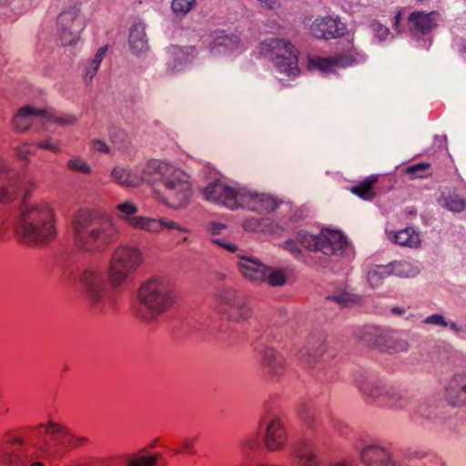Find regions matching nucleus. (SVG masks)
Returning <instances> with one entry per match:
<instances>
[{
    "label": "nucleus",
    "instance_id": "338daca9",
    "mask_svg": "<svg viewBox=\"0 0 466 466\" xmlns=\"http://www.w3.org/2000/svg\"><path fill=\"white\" fill-rule=\"evenodd\" d=\"M332 466H350L348 461H340L336 463H334Z\"/></svg>",
    "mask_w": 466,
    "mask_h": 466
},
{
    "label": "nucleus",
    "instance_id": "9b49d317",
    "mask_svg": "<svg viewBox=\"0 0 466 466\" xmlns=\"http://www.w3.org/2000/svg\"><path fill=\"white\" fill-rule=\"evenodd\" d=\"M216 309L232 321L249 319L252 309L248 299L233 288H223L216 294Z\"/></svg>",
    "mask_w": 466,
    "mask_h": 466
},
{
    "label": "nucleus",
    "instance_id": "4c0bfd02",
    "mask_svg": "<svg viewBox=\"0 0 466 466\" xmlns=\"http://www.w3.org/2000/svg\"><path fill=\"white\" fill-rule=\"evenodd\" d=\"M377 176H370L360 184L352 187L350 191L364 200H371L376 195L374 185L377 183Z\"/></svg>",
    "mask_w": 466,
    "mask_h": 466
},
{
    "label": "nucleus",
    "instance_id": "3c124183",
    "mask_svg": "<svg viewBox=\"0 0 466 466\" xmlns=\"http://www.w3.org/2000/svg\"><path fill=\"white\" fill-rule=\"evenodd\" d=\"M196 5V0H173L171 8L177 15H185Z\"/></svg>",
    "mask_w": 466,
    "mask_h": 466
},
{
    "label": "nucleus",
    "instance_id": "de8ad7c7",
    "mask_svg": "<svg viewBox=\"0 0 466 466\" xmlns=\"http://www.w3.org/2000/svg\"><path fill=\"white\" fill-rule=\"evenodd\" d=\"M67 168L75 171L79 172L82 174H90L92 171L91 167L89 164L85 160L84 158L80 157H73L67 161Z\"/></svg>",
    "mask_w": 466,
    "mask_h": 466
},
{
    "label": "nucleus",
    "instance_id": "774afa93",
    "mask_svg": "<svg viewBox=\"0 0 466 466\" xmlns=\"http://www.w3.org/2000/svg\"><path fill=\"white\" fill-rule=\"evenodd\" d=\"M29 466H44L41 461H34Z\"/></svg>",
    "mask_w": 466,
    "mask_h": 466
},
{
    "label": "nucleus",
    "instance_id": "e2e57ef3",
    "mask_svg": "<svg viewBox=\"0 0 466 466\" xmlns=\"http://www.w3.org/2000/svg\"><path fill=\"white\" fill-rule=\"evenodd\" d=\"M215 243L224 247L226 249L229 250V251H236V246L234 244H231V243H224L222 241H220L219 239H214L213 240Z\"/></svg>",
    "mask_w": 466,
    "mask_h": 466
},
{
    "label": "nucleus",
    "instance_id": "a18cd8bd",
    "mask_svg": "<svg viewBox=\"0 0 466 466\" xmlns=\"http://www.w3.org/2000/svg\"><path fill=\"white\" fill-rule=\"evenodd\" d=\"M297 241L306 249L320 251L319 235H312L307 232H300L298 234Z\"/></svg>",
    "mask_w": 466,
    "mask_h": 466
},
{
    "label": "nucleus",
    "instance_id": "37998d69",
    "mask_svg": "<svg viewBox=\"0 0 466 466\" xmlns=\"http://www.w3.org/2000/svg\"><path fill=\"white\" fill-rule=\"evenodd\" d=\"M387 276H390V268L388 266H375L368 272V281L371 287L375 288L380 286L382 279Z\"/></svg>",
    "mask_w": 466,
    "mask_h": 466
},
{
    "label": "nucleus",
    "instance_id": "5fc2aeb1",
    "mask_svg": "<svg viewBox=\"0 0 466 466\" xmlns=\"http://www.w3.org/2000/svg\"><path fill=\"white\" fill-rule=\"evenodd\" d=\"M90 148L93 151H96L99 153L107 154L110 151L109 147L102 140L93 139L90 142Z\"/></svg>",
    "mask_w": 466,
    "mask_h": 466
},
{
    "label": "nucleus",
    "instance_id": "412c9836",
    "mask_svg": "<svg viewBox=\"0 0 466 466\" xmlns=\"http://www.w3.org/2000/svg\"><path fill=\"white\" fill-rule=\"evenodd\" d=\"M441 15L436 11H414L408 16V26L416 36L426 35L438 26Z\"/></svg>",
    "mask_w": 466,
    "mask_h": 466
},
{
    "label": "nucleus",
    "instance_id": "6e6d98bb",
    "mask_svg": "<svg viewBox=\"0 0 466 466\" xmlns=\"http://www.w3.org/2000/svg\"><path fill=\"white\" fill-rule=\"evenodd\" d=\"M283 248L289 251L293 256L300 254V248L294 240L289 239L283 244Z\"/></svg>",
    "mask_w": 466,
    "mask_h": 466
},
{
    "label": "nucleus",
    "instance_id": "423d86ee",
    "mask_svg": "<svg viewBox=\"0 0 466 466\" xmlns=\"http://www.w3.org/2000/svg\"><path fill=\"white\" fill-rule=\"evenodd\" d=\"M143 262L142 251L134 246L117 247L109 260L107 278L111 287L124 286Z\"/></svg>",
    "mask_w": 466,
    "mask_h": 466
},
{
    "label": "nucleus",
    "instance_id": "f257e3e1",
    "mask_svg": "<svg viewBox=\"0 0 466 466\" xmlns=\"http://www.w3.org/2000/svg\"><path fill=\"white\" fill-rule=\"evenodd\" d=\"M23 200L14 222L16 239L28 246H44L53 241L56 235V214L52 202L46 199L30 201L36 187L35 181L28 179L23 184Z\"/></svg>",
    "mask_w": 466,
    "mask_h": 466
},
{
    "label": "nucleus",
    "instance_id": "052dcab7",
    "mask_svg": "<svg viewBox=\"0 0 466 466\" xmlns=\"http://www.w3.org/2000/svg\"><path fill=\"white\" fill-rule=\"evenodd\" d=\"M374 30L378 31L379 37L380 39L386 38V36L389 35V30L387 27L381 25H375Z\"/></svg>",
    "mask_w": 466,
    "mask_h": 466
},
{
    "label": "nucleus",
    "instance_id": "13d9d810",
    "mask_svg": "<svg viewBox=\"0 0 466 466\" xmlns=\"http://www.w3.org/2000/svg\"><path fill=\"white\" fill-rule=\"evenodd\" d=\"M261 7L273 10L279 7L280 4L279 0H257Z\"/></svg>",
    "mask_w": 466,
    "mask_h": 466
},
{
    "label": "nucleus",
    "instance_id": "603ef678",
    "mask_svg": "<svg viewBox=\"0 0 466 466\" xmlns=\"http://www.w3.org/2000/svg\"><path fill=\"white\" fill-rule=\"evenodd\" d=\"M15 154L20 160L28 162L30 156L34 155L35 151L32 150V146L30 144L25 143L15 148Z\"/></svg>",
    "mask_w": 466,
    "mask_h": 466
},
{
    "label": "nucleus",
    "instance_id": "bb28decb",
    "mask_svg": "<svg viewBox=\"0 0 466 466\" xmlns=\"http://www.w3.org/2000/svg\"><path fill=\"white\" fill-rule=\"evenodd\" d=\"M346 245V238L340 231L324 229L319 234L320 251L325 255L340 253Z\"/></svg>",
    "mask_w": 466,
    "mask_h": 466
},
{
    "label": "nucleus",
    "instance_id": "cd10ccee",
    "mask_svg": "<svg viewBox=\"0 0 466 466\" xmlns=\"http://www.w3.org/2000/svg\"><path fill=\"white\" fill-rule=\"evenodd\" d=\"M238 267L245 278L252 281L265 282L266 266L256 258L246 256L239 257Z\"/></svg>",
    "mask_w": 466,
    "mask_h": 466
},
{
    "label": "nucleus",
    "instance_id": "6e6552de",
    "mask_svg": "<svg viewBox=\"0 0 466 466\" xmlns=\"http://www.w3.org/2000/svg\"><path fill=\"white\" fill-rule=\"evenodd\" d=\"M160 200L172 209H182L187 207L192 197V185L189 176L182 169L174 167L164 181Z\"/></svg>",
    "mask_w": 466,
    "mask_h": 466
},
{
    "label": "nucleus",
    "instance_id": "7ed1b4c3",
    "mask_svg": "<svg viewBox=\"0 0 466 466\" xmlns=\"http://www.w3.org/2000/svg\"><path fill=\"white\" fill-rule=\"evenodd\" d=\"M137 299L139 302L137 316L144 320L151 321L173 306L175 292L167 280L154 278L140 286Z\"/></svg>",
    "mask_w": 466,
    "mask_h": 466
},
{
    "label": "nucleus",
    "instance_id": "680f3d73",
    "mask_svg": "<svg viewBox=\"0 0 466 466\" xmlns=\"http://www.w3.org/2000/svg\"><path fill=\"white\" fill-rule=\"evenodd\" d=\"M194 445V439L192 438H186L182 441V447L183 451L189 452Z\"/></svg>",
    "mask_w": 466,
    "mask_h": 466
},
{
    "label": "nucleus",
    "instance_id": "a211bd4d",
    "mask_svg": "<svg viewBox=\"0 0 466 466\" xmlns=\"http://www.w3.org/2000/svg\"><path fill=\"white\" fill-rule=\"evenodd\" d=\"M363 339L390 352L404 351L409 348L408 342L398 334L383 332L376 328H370Z\"/></svg>",
    "mask_w": 466,
    "mask_h": 466
},
{
    "label": "nucleus",
    "instance_id": "aec40b11",
    "mask_svg": "<svg viewBox=\"0 0 466 466\" xmlns=\"http://www.w3.org/2000/svg\"><path fill=\"white\" fill-rule=\"evenodd\" d=\"M277 206L276 199L268 194L257 193L245 187L238 193V208H246L257 212H270Z\"/></svg>",
    "mask_w": 466,
    "mask_h": 466
},
{
    "label": "nucleus",
    "instance_id": "39448f33",
    "mask_svg": "<svg viewBox=\"0 0 466 466\" xmlns=\"http://www.w3.org/2000/svg\"><path fill=\"white\" fill-rule=\"evenodd\" d=\"M116 217L134 229L150 234H159L163 229H177L186 233L183 226L166 217L152 218L137 215L138 207L131 200H125L115 207Z\"/></svg>",
    "mask_w": 466,
    "mask_h": 466
},
{
    "label": "nucleus",
    "instance_id": "09e8293b",
    "mask_svg": "<svg viewBox=\"0 0 466 466\" xmlns=\"http://www.w3.org/2000/svg\"><path fill=\"white\" fill-rule=\"evenodd\" d=\"M258 445L259 437L257 433H251L245 436L239 442L240 450L245 454L254 451Z\"/></svg>",
    "mask_w": 466,
    "mask_h": 466
},
{
    "label": "nucleus",
    "instance_id": "e433bc0d",
    "mask_svg": "<svg viewBox=\"0 0 466 466\" xmlns=\"http://www.w3.org/2000/svg\"><path fill=\"white\" fill-rule=\"evenodd\" d=\"M129 45L135 54H140L147 50V41L143 26L136 25L131 28Z\"/></svg>",
    "mask_w": 466,
    "mask_h": 466
},
{
    "label": "nucleus",
    "instance_id": "f8f14e48",
    "mask_svg": "<svg viewBox=\"0 0 466 466\" xmlns=\"http://www.w3.org/2000/svg\"><path fill=\"white\" fill-rule=\"evenodd\" d=\"M25 447L23 437L14 431H7L0 439V463L5 466H24L31 461V450Z\"/></svg>",
    "mask_w": 466,
    "mask_h": 466
},
{
    "label": "nucleus",
    "instance_id": "f03ea898",
    "mask_svg": "<svg viewBox=\"0 0 466 466\" xmlns=\"http://www.w3.org/2000/svg\"><path fill=\"white\" fill-rule=\"evenodd\" d=\"M73 239L77 249L102 253L118 238L119 229L114 220L90 208H80L72 219Z\"/></svg>",
    "mask_w": 466,
    "mask_h": 466
},
{
    "label": "nucleus",
    "instance_id": "20e7f679",
    "mask_svg": "<svg viewBox=\"0 0 466 466\" xmlns=\"http://www.w3.org/2000/svg\"><path fill=\"white\" fill-rule=\"evenodd\" d=\"M35 433L41 438L37 449L46 456H60V446L74 448L87 442L86 437L73 434L65 425L49 420L33 427Z\"/></svg>",
    "mask_w": 466,
    "mask_h": 466
},
{
    "label": "nucleus",
    "instance_id": "864d4df0",
    "mask_svg": "<svg viewBox=\"0 0 466 466\" xmlns=\"http://www.w3.org/2000/svg\"><path fill=\"white\" fill-rule=\"evenodd\" d=\"M329 299H332L339 305L349 306L351 303L355 302V299L352 295L348 292H342L338 295H334L332 297H329Z\"/></svg>",
    "mask_w": 466,
    "mask_h": 466
},
{
    "label": "nucleus",
    "instance_id": "72a5a7b5",
    "mask_svg": "<svg viewBox=\"0 0 466 466\" xmlns=\"http://www.w3.org/2000/svg\"><path fill=\"white\" fill-rule=\"evenodd\" d=\"M387 386H382L370 380L360 381L359 389L361 393L370 400L377 401L380 404L382 402V397L385 393Z\"/></svg>",
    "mask_w": 466,
    "mask_h": 466
},
{
    "label": "nucleus",
    "instance_id": "dca6fc26",
    "mask_svg": "<svg viewBox=\"0 0 466 466\" xmlns=\"http://www.w3.org/2000/svg\"><path fill=\"white\" fill-rule=\"evenodd\" d=\"M241 188L218 179L209 183L203 189V195L210 202L235 209L238 208V193Z\"/></svg>",
    "mask_w": 466,
    "mask_h": 466
},
{
    "label": "nucleus",
    "instance_id": "2f4dec72",
    "mask_svg": "<svg viewBox=\"0 0 466 466\" xmlns=\"http://www.w3.org/2000/svg\"><path fill=\"white\" fill-rule=\"evenodd\" d=\"M111 178L124 187H133L140 185L138 173L123 167H116L111 172Z\"/></svg>",
    "mask_w": 466,
    "mask_h": 466
},
{
    "label": "nucleus",
    "instance_id": "49530a36",
    "mask_svg": "<svg viewBox=\"0 0 466 466\" xmlns=\"http://www.w3.org/2000/svg\"><path fill=\"white\" fill-rule=\"evenodd\" d=\"M423 322L425 324L441 326L443 328H449L450 329H451L452 331H454L457 334L462 330V329L460 328L455 322L447 321L446 319L441 314L431 315V316L427 317L423 320Z\"/></svg>",
    "mask_w": 466,
    "mask_h": 466
},
{
    "label": "nucleus",
    "instance_id": "ea45409f",
    "mask_svg": "<svg viewBox=\"0 0 466 466\" xmlns=\"http://www.w3.org/2000/svg\"><path fill=\"white\" fill-rule=\"evenodd\" d=\"M107 51L106 46H101L96 51L94 58L87 62L86 69H85V79L92 80V78L96 74L101 62L103 61L106 53Z\"/></svg>",
    "mask_w": 466,
    "mask_h": 466
},
{
    "label": "nucleus",
    "instance_id": "c9c22d12",
    "mask_svg": "<svg viewBox=\"0 0 466 466\" xmlns=\"http://www.w3.org/2000/svg\"><path fill=\"white\" fill-rule=\"evenodd\" d=\"M387 266L390 268V275L400 278H412L420 271L416 264L406 260L394 261Z\"/></svg>",
    "mask_w": 466,
    "mask_h": 466
},
{
    "label": "nucleus",
    "instance_id": "4d7b16f0",
    "mask_svg": "<svg viewBox=\"0 0 466 466\" xmlns=\"http://www.w3.org/2000/svg\"><path fill=\"white\" fill-rule=\"evenodd\" d=\"M432 400H429L421 403L418 408V413L423 417H430L431 415V403Z\"/></svg>",
    "mask_w": 466,
    "mask_h": 466
},
{
    "label": "nucleus",
    "instance_id": "8fccbe9b",
    "mask_svg": "<svg viewBox=\"0 0 466 466\" xmlns=\"http://www.w3.org/2000/svg\"><path fill=\"white\" fill-rule=\"evenodd\" d=\"M37 147L51 153L58 154L61 152V141L55 137H46L37 142Z\"/></svg>",
    "mask_w": 466,
    "mask_h": 466
},
{
    "label": "nucleus",
    "instance_id": "ddd939ff",
    "mask_svg": "<svg viewBox=\"0 0 466 466\" xmlns=\"http://www.w3.org/2000/svg\"><path fill=\"white\" fill-rule=\"evenodd\" d=\"M363 60V54L359 52L353 46L352 36L351 39L348 41L347 47L343 52L329 57H309L308 66L309 69L319 70L322 73H331L338 67H346Z\"/></svg>",
    "mask_w": 466,
    "mask_h": 466
},
{
    "label": "nucleus",
    "instance_id": "473e14b6",
    "mask_svg": "<svg viewBox=\"0 0 466 466\" xmlns=\"http://www.w3.org/2000/svg\"><path fill=\"white\" fill-rule=\"evenodd\" d=\"M389 238L400 246L418 248L420 245L419 233L411 228H407L396 233L390 232Z\"/></svg>",
    "mask_w": 466,
    "mask_h": 466
},
{
    "label": "nucleus",
    "instance_id": "6ab92c4d",
    "mask_svg": "<svg viewBox=\"0 0 466 466\" xmlns=\"http://www.w3.org/2000/svg\"><path fill=\"white\" fill-rule=\"evenodd\" d=\"M311 35L319 39L340 37L346 33V25L338 17L319 16L309 26Z\"/></svg>",
    "mask_w": 466,
    "mask_h": 466
},
{
    "label": "nucleus",
    "instance_id": "c756f323",
    "mask_svg": "<svg viewBox=\"0 0 466 466\" xmlns=\"http://www.w3.org/2000/svg\"><path fill=\"white\" fill-rule=\"evenodd\" d=\"M243 228L247 231L268 232L274 235H280L284 230H286L283 226L270 220L269 218L259 219L257 218L246 219L243 223Z\"/></svg>",
    "mask_w": 466,
    "mask_h": 466
},
{
    "label": "nucleus",
    "instance_id": "c03bdc74",
    "mask_svg": "<svg viewBox=\"0 0 466 466\" xmlns=\"http://www.w3.org/2000/svg\"><path fill=\"white\" fill-rule=\"evenodd\" d=\"M442 204L449 210L453 212H461L466 208L465 199L457 194H448L447 196H443Z\"/></svg>",
    "mask_w": 466,
    "mask_h": 466
},
{
    "label": "nucleus",
    "instance_id": "0e129e2a",
    "mask_svg": "<svg viewBox=\"0 0 466 466\" xmlns=\"http://www.w3.org/2000/svg\"><path fill=\"white\" fill-rule=\"evenodd\" d=\"M184 228L187 230L186 233L181 232V231L177 230V229H174V230L177 232V237L179 238L180 241L186 242L188 239L189 230L187 228Z\"/></svg>",
    "mask_w": 466,
    "mask_h": 466
},
{
    "label": "nucleus",
    "instance_id": "a19ab883",
    "mask_svg": "<svg viewBox=\"0 0 466 466\" xmlns=\"http://www.w3.org/2000/svg\"><path fill=\"white\" fill-rule=\"evenodd\" d=\"M403 172L411 179L423 178L431 175V165L425 162L410 165Z\"/></svg>",
    "mask_w": 466,
    "mask_h": 466
},
{
    "label": "nucleus",
    "instance_id": "0eeeda50",
    "mask_svg": "<svg viewBox=\"0 0 466 466\" xmlns=\"http://www.w3.org/2000/svg\"><path fill=\"white\" fill-rule=\"evenodd\" d=\"M76 122L73 115L57 113L51 109H41L31 105L20 107L12 119L14 127L20 132L30 127L41 126L45 130L53 125L66 126Z\"/></svg>",
    "mask_w": 466,
    "mask_h": 466
},
{
    "label": "nucleus",
    "instance_id": "7c9ffc66",
    "mask_svg": "<svg viewBox=\"0 0 466 466\" xmlns=\"http://www.w3.org/2000/svg\"><path fill=\"white\" fill-rule=\"evenodd\" d=\"M171 57L168 62V68L171 72L181 71L187 63L195 57L196 50L193 47L174 46L170 49Z\"/></svg>",
    "mask_w": 466,
    "mask_h": 466
},
{
    "label": "nucleus",
    "instance_id": "bf43d9fd",
    "mask_svg": "<svg viewBox=\"0 0 466 466\" xmlns=\"http://www.w3.org/2000/svg\"><path fill=\"white\" fill-rule=\"evenodd\" d=\"M224 228L225 225L219 222H211L208 228L212 235H218Z\"/></svg>",
    "mask_w": 466,
    "mask_h": 466
},
{
    "label": "nucleus",
    "instance_id": "1a4fd4ad",
    "mask_svg": "<svg viewBox=\"0 0 466 466\" xmlns=\"http://www.w3.org/2000/svg\"><path fill=\"white\" fill-rule=\"evenodd\" d=\"M86 25V17L81 12V4L69 0L57 17V36L63 46H74Z\"/></svg>",
    "mask_w": 466,
    "mask_h": 466
},
{
    "label": "nucleus",
    "instance_id": "393cba45",
    "mask_svg": "<svg viewBox=\"0 0 466 466\" xmlns=\"http://www.w3.org/2000/svg\"><path fill=\"white\" fill-rule=\"evenodd\" d=\"M174 167L169 163L157 159L148 161L138 174L140 184L142 182L155 183L157 181L162 183Z\"/></svg>",
    "mask_w": 466,
    "mask_h": 466
},
{
    "label": "nucleus",
    "instance_id": "2eb2a0df",
    "mask_svg": "<svg viewBox=\"0 0 466 466\" xmlns=\"http://www.w3.org/2000/svg\"><path fill=\"white\" fill-rule=\"evenodd\" d=\"M81 283L89 301L95 307L111 305L113 299L108 289L104 273L101 270L89 268L83 272Z\"/></svg>",
    "mask_w": 466,
    "mask_h": 466
},
{
    "label": "nucleus",
    "instance_id": "f704fd0d",
    "mask_svg": "<svg viewBox=\"0 0 466 466\" xmlns=\"http://www.w3.org/2000/svg\"><path fill=\"white\" fill-rule=\"evenodd\" d=\"M160 457V453H146L143 451H139L128 456L125 460L124 466H157Z\"/></svg>",
    "mask_w": 466,
    "mask_h": 466
},
{
    "label": "nucleus",
    "instance_id": "c85d7f7f",
    "mask_svg": "<svg viewBox=\"0 0 466 466\" xmlns=\"http://www.w3.org/2000/svg\"><path fill=\"white\" fill-rule=\"evenodd\" d=\"M445 398L453 406H461L466 403V375H455L450 380Z\"/></svg>",
    "mask_w": 466,
    "mask_h": 466
},
{
    "label": "nucleus",
    "instance_id": "b1692460",
    "mask_svg": "<svg viewBox=\"0 0 466 466\" xmlns=\"http://www.w3.org/2000/svg\"><path fill=\"white\" fill-rule=\"evenodd\" d=\"M291 455L299 466H324L318 457L315 442L307 440L297 442L292 448Z\"/></svg>",
    "mask_w": 466,
    "mask_h": 466
},
{
    "label": "nucleus",
    "instance_id": "4be33fe9",
    "mask_svg": "<svg viewBox=\"0 0 466 466\" xmlns=\"http://www.w3.org/2000/svg\"><path fill=\"white\" fill-rule=\"evenodd\" d=\"M248 46V41L241 40L238 35H227L224 32L217 33L209 45L213 54L241 53Z\"/></svg>",
    "mask_w": 466,
    "mask_h": 466
},
{
    "label": "nucleus",
    "instance_id": "79ce46f5",
    "mask_svg": "<svg viewBox=\"0 0 466 466\" xmlns=\"http://www.w3.org/2000/svg\"><path fill=\"white\" fill-rule=\"evenodd\" d=\"M288 273L284 268H271L266 266V282L270 286H281L287 282Z\"/></svg>",
    "mask_w": 466,
    "mask_h": 466
},
{
    "label": "nucleus",
    "instance_id": "9d476101",
    "mask_svg": "<svg viewBox=\"0 0 466 466\" xmlns=\"http://www.w3.org/2000/svg\"><path fill=\"white\" fill-rule=\"evenodd\" d=\"M261 52L269 54L279 72L288 76L299 75L297 48L289 41L279 38H268L261 43Z\"/></svg>",
    "mask_w": 466,
    "mask_h": 466
},
{
    "label": "nucleus",
    "instance_id": "f3484780",
    "mask_svg": "<svg viewBox=\"0 0 466 466\" xmlns=\"http://www.w3.org/2000/svg\"><path fill=\"white\" fill-rule=\"evenodd\" d=\"M21 189V177L10 164L0 157V203L14 201Z\"/></svg>",
    "mask_w": 466,
    "mask_h": 466
},
{
    "label": "nucleus",
    "instance_id": "69168bd1",
    "mask_svg": "<svg viewBox=\"0 0 466 466\" xmlns=\"http://www.w3.org/2000/svg\"><path fill=\"white\" fill-rule=\"evenodd\" d=\"M9 2V0H0V11H4L6 9V4ZM5 14V12H3Z\"/></svg>",
    "mask_w": 466,
    "mask_h": 466
},
{
    "label": "nucleus",
    "instance_id": "58836bf2",
    "mask_svg": "<svg viewBox=\"0 0 466 466\" xmlns=\"http://www.w3.org/2000/svg\"><path fill=\"white\" fill-rule=\"evenodd\" d=\"M409 400L407 397L392 387L387 386L385 393L382 397L381 405L393 409H404L408 406Z\"/></svg>",
    "mask_w": 466,
    "mask_h": 466
},
{
    "label": "nucleus",
    "instance_id": "a878e982",
    "mask_svg": "<svg viewBox=\"0 0 466 466\" xmlns=\"http://www.w3.org/2000/svg\"><path fill=\"white\" fill-rule=\"evenodd\" d=\"M360 458L367 466H398L390 452L380 446H366L360 451Z\"/></svg>",
    "mask_w": 466,
    "mask_h": 466
},
{
    "label": "nucleus",
    "instance_id": "5701e85b",
    "mask_svg": "<svg viewBox=\"0 0 466 466\" xmlns=\"http://www.w3.org/2000/svg\"><path fill=\"white\" fill-rule=\"evenodd\" d=\"M260 367L265 376L278 378L285 371L284 358L272 348H266L261 352Z\"/></svg>",
    "mask_w": 466,
    "mask_h": 466
},
{
    "label": "nucleus",
    "instance_id": "4468645a",
    "mask_svg": "<svg viewBox=\"0 0 466 466\" xmlns=\"http://www.w3.org/2000/svg\"><path fill=\"white\" fill-rule=\"evenodd\" d=\"M263 443L269 452L282 451L288 441L287 429L283 420L277 414H265L259 420Z\"/></svg>",
    "mask_w": 466,
    "mask_h": 466
}]
</instances>
